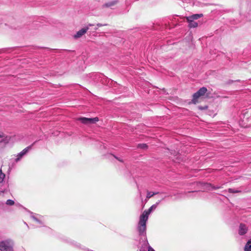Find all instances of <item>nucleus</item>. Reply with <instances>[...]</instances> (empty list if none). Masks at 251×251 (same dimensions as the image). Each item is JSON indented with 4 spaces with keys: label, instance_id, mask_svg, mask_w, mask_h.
Returning a JSON list of instances; mask_svg holds the SVG:
<instances>
[{
    "label": "nucleus",
    "instance_id": "nucleus-22",
    "mask_svg": "<svg viewBox=\"0 0 251 251\" xmlns=\"http://www.w3.org/2000/svg\"><path fill=\"white\" fill-rule=\"evenodd\" d=\"M148 251H155L153 248H152L151 247H149L148 248Z\"/></svg>",
    "mask_w": 251,
    "mask_h": 251
},
{
    "label": "nucleus",
    "instance_id": "nucleus-12",
    "mask_svg": "<svg viewBox=\"0 0 251 251\" xmlns=\"http://www.w3.org/2000/svg\"><path fill=\"white\" fill-rule=\"evenodd\" d=\"M244 251H251V240H249L246 243L245 248Z\"/></svg>",
    "mask_w": 251,
    "mask_h": 251
},
{
    "label": "nucleus",
    "instance_id": "nucleus-10",
    "mask_svg": "<svg viewBox=\"0 0 251 251\" xmlns=\"http://www.w3.org/2000/svg\"><path fill=\"white\" fill-rule=\"evenodd\" d=\"M10 137L9 136H5L2 138V139L0 140V144L5 146L9 142Z\"/></svg>",
    "mask_w": 251,
    "mask_h": 251
},
{
    "label": "nucleus",
    "instance_id": "nucleus-8",
    "mask_svg": "<svg viewBox=\"0 0 251 251\" xmlns=\"http://www.w3.org/2000/svg\"><path fill=\"white\" fill-rule=\"evenodd\" d=\"M31 149V146H28L23 150L20 153L17 155V158L16 159V161H19L25 154H26L29 150Z\"/></svg>",
    "mask_w": 251,
    "mask_h": 251
},
{
    "label": "nucleus",
    "instance_id": "nucleus-6",
    "mask_svg": "<svg viewBox=\"0 0 251 251\" xmlns=\"http://www.w3.org/2000/svg\"><path fill=\"white\" fill-rule=\"evenodd\" d=\"M89 29V27L87 26L85 28H83L80 30L78 31L76 33L74 36L75 38H78L81 37Z\"/></svg>",
    "mask_w": 251,
    "mask_h": 251
},
{
    "label": "nucleus",
    "instance_id": "nucleus-20",
    "mask_svg": "<svg viewBox=\"0 0 251 251\" xmlns=\"http://www.w3.org/2000/svg\"><path fill=\"white\" fill-rule=\"evenodd\" d=\"M97 25L98 26H99V27H100V26H106V25H107V24H104V25H102V24H101L99 23V24H98Z\"/></svg>",
    "mask_w": 251,
    "mask_h": 251
},
{
    "label": "nucleus",
    "instance_id": "nucleus-13",
    "mask_svg": "<svg viewBox=\"0 0 251 251\" xmlns=\"http://www.w3.org/2000/svg\"><path fill=\"white\" fill-rule=\"evenodd\" d=\"M159 193V192H151L149 191H147V195L146 198L147 199H149L152 197H153L154 195H157Z\"/></svg>",
    "mask_w": 251,
    "mask_h": 251
},
{
    "label": "nucleus",
    "instance_id": "nucleus-9",
    "mask_svg": "<svg viewBox=\"0 0 251 251\" xmlns=\"http://www.w3.org/2000/svg\"><path fill=\"white\" fill-rule=\"evenodd\" d=\"M187 21L189 23L188 26L190 28L197 27L198 25L197 22H195L194 20H192L188 18H186Z\"/></svg>",
    "mask_w": 251,
    "mask_h": 251
},
{
    "label": "nucleus",
    "instance_id": "nucleus-15",
    "mask_svg": "<svg viewBox=\"0 0 251 251\" xmlns=\"http://www.w3.org/2000/svg\"><path fill=\"white\" fill-rule=\"evenodd\" d=\"M228 192H229L230 193H240L241 192V191L237 190H234V189H232V188H229L228 189Z\"/></svg>",
    "mask_w": 251,
    "mask_h": 251
},
{
    "label": "nucleus",
    "instance_id": "nucleus-5",
    "mask_svg": "<svg viewBox=\"0 0 251 251\" xmlns=\"http://www.w3.org/2000/svg\"><path fill=\"white\" fill-rule=\"evenodd\" d=\"M248 230V228L245 224L243 223L240 224L238 230V233L240 235H245Z\"/></svg>",
    "mask_w": 251,
    "mask_h": 251
},
{
    "label": "nucleus",
    "instance_id": "nucleus-2",
    "mask_svg": "<svg viewBox=\"0 0 251 251\" xmlns=\"http://www.w3.org/2000/svg\"><path fill=\"white\" fill-rule=\"evenodd\" d=\"M148 219L145 217L144 215H141L138 223V229L139 234H143L146 230V222Z\"/></svg>",
    "mask_w": 251,
    "mask_h": 251
},
{
    "label": "nucleus",
    "instance_id": "nucleus-17",
    "mask_svg": "<svg viewBox=\"0 0 251 251\" xmlns=\"http://www.w3.org/2000/svg\"><path fill=\"white\" fill-rule=\"evenodd\" d=\"M4 177H5V175L2 173L1 170H0V183L2 182Z\"/></svg>",
    "mask_w": 251,
    "mask_h": 251
},
{
    "label": "nucleus",
    "instance_id": "nucleus-7",
    "mask_svg": "<svg viewBox=\"0 0 251 251\" xmlns=\"http://www.w3.org/2000/svg\"><path fill=\"white\" fill-rule=\"evenodd\" d=\"M158 203H156V204L152 205L148 210L144 211L141 215H144L145 217H146L147 219H148L149 215L152 210L155 209L157 207Z\"/></svg>",
    "mask_w": 251,
    "mask_h": 251
},
{
    "label": "nucleus",
    "instance_id": "nucleus-21",
    "mask_svg": "<svg viewBox=\"0 0 251 251\" xmlns=\"http://www.w3.org/2000/svg\"><path fill=\"white\" fill-rule=\"evenodd\" d=\"M113 156H114V157H115L116 159H117L118 160H119V161H120L121 162H123V160L120 159L119 158H118V157H116V156H115V155H113Z\"/></svg>",
    "mask_w": 251,
    "mask_h": 251
},
{
    "label": "nucleus",
    "instance_id": "nucleus-4",
    "mask_svg": "<svg viewBox=\"0 0 251 251\" xmlns=\"http://www.w3.org/2000/svg\"><path fill=\"white\" fill-rule=\"evenodd\" d=\"M78 120L84 124H94L99 121L98 117H95L93 118H88L85 117L80 118Z\"/></svg>",
    "mask_w": 251,
    "mask_h": 251
},
{
    "label": "nucleus",
    "instance_id": "nucleus-1",
    "mask_svg": "<svg viewBox=\"0 0 251 251\" xmlns=\"http://www.w3.org/2000/svg\"><path fill=\"white\" fill-rule=\"evenodd\" d=\"M207 89L205 87L201 88L196 93L193 95V99L191 102L194 104L198 102V99L202 96H203L207 92Z\"/></svg>",
    "mask_w": 251,
    "mask_h": 251
},
{
    "label": "nucleus",
    "instance_id": "nucleus-18",
    "mask_svg": "<svg viewBox=\"0 0 251 251\" xmlns=\"http://www.w3.org/2000/svg\"><path fill=\"white\" fill-rule=\"evenodd\" d=\"M6 203L7 205H13L14 204V201L13 200H8L6 201Z\"/></svg>",
    "mask_w": 251,
    "mask_h": 251
},
{
    "label": "nucleus",
    "instance_id": "nucleus-23",
    "mask_svg": "<svg viewBox=\"0 0 251 251\" xmlns=\"http://www.w3.org/2000/svg\"><path fill=\"white\" fill-rule=\"evenodd\" d=\"M5 136L4 134L2 133H0V138H2Z\"/></svg>",
    "mask_w": 251,
    "mask_h": 251
},
{
    "label": "nucleus",
    "instance_id": "nucleus-24",
    "mask_svg": "<svg viewBox=\"0 0 251 251\" xmlns=\"http://www.w3.org/2000/svg\"><path fill=\"white\" fill-rule=\"evenodd\" d=\"M92 25H92V24H89V25H88V26H92Z\"/></svg>",
    "mask_w": 251,
    "mask_h": 251
},
{
    "label": "nucleus",
    "instance_id": "nucleus-14",
    "mask_svg": "<svg viewBox=\"0 0 251 251\" xmlns=\"http://www.w3.org/2000/svg\"><path fill=\"white\" fill-rule=\"evenodd\" d=\"M137 148H140L143 150H147L148 148V146L146 144H139L137 145Z\"/></svg>",
    "mask_w": 251,
    "mask_h": 251
},
{
    "label": "nucleus",
    "instance_id": "nucleus-16",
    "mask_svg": "<svg viewBox=\"0 0 251 251\" xmlns=\"http://www.w3.org/2000/svg\"><path fill=\"white\" fill-rule=\"evenodd\" d=\"M116 3V1H112L108 3H106L104 4L105 7H110L114 5Z\"/></svg>",
    "mask_w": 251,
    "mask_h": 251
},
{
    "label": "nucleus",
    "instance_id": "nucleus-3",
    "mask_svg": "<svg viewBox=\"0 0 251 251\" xmlns=\"http://www.w3.org/2000/svg\"><path fill=\"white\" fill-rule=\"evenodd\" d=\"M13 244L12 241L7 240L0 242V250L1 251H13Z\"/></svg>",
    "mask_w": 251,
    "mask_h": 251
},
{
    "label": "nucleus",
    "instance_id": "nucleus-19",
    "mask_svg": "<svg viewBox=\"0 0 251 251\" xmlns=\"http://www.w3.org/2000/svg\"><path fill=\"white\" fill-rule=\"evenodd\" d=\"M199 109H200V110H206L208 108V106H200L198 107Z\"/></svg>",
    "mask_w": 251,
    "mask_h": 251
},
{
    "label": "nucleus",
    "instance_id": "nucleus-11",
    "mask_svg": "<svg viewBox=\"0 0 251 251\" xmlns=\"http://www.w3.org/2000/svg\"><path fill=\"white\" fill-rule=\"evenodd\" d=\"M203 16L202 14H196L191 15L190 16L186 17V18H188L192 20H197Z\"/></svg>",
    "mask_w": 251,
    "mask_h": 251
}]
</instances>
